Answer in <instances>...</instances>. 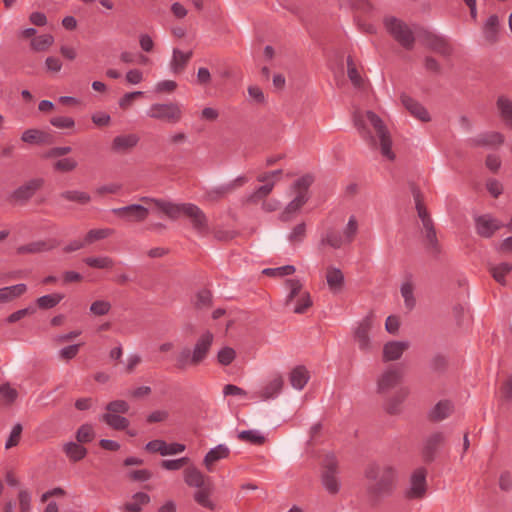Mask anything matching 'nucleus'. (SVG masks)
Returning <instances> with one entry per match:
<instances>
[{"mask_svg":"<svg viewBox=\"0 0 512 512\" xmlns=\"http://www.w3.org/2000/svg\"><path fill=\"white\" fill-rule=\"evenodd\" d=\"M149 118L176 124L181 121L183 112L181 106L175 102L154 103L146 112Z\"/></svg>","mask_w":512,"mask_h":512,"instance_id":"obj_5","label":"nucleus"},{"mask_svg":"<svg viewBox=\"0 0 512 512\" xmlns=\"http://www.w3.org/2000/svg\"><path fill=\"white\" fill-rule=\"evenodd\" d=\"M184 481L189 487H195L201 489L212 484L210 477L205 476L195 466L187 467L184 470Z\"/></svg>","mask_w":512,"mask_h":512,"instance_id":"obj_19","label":"nucleus"},{"mask_svg":"<svg viewBox=\"0 0 512 512\" xmlns=\"http://www.w3.org/2000/svg\"><path fill=\"white\" fill-rule=\"evenodd\" d=\"M236 357V352L231 347L222 348L217 354L218 362L223 366L230 365Z\"/></svg>","mask_w":512,"mask_h":512,"instance_id":"obj_60","label":"nucleus"},{"mask_svg":"<svg viewBox=\"0 0 512 512\" xmlns=\"http://www.w3.org/2000/svg\"><path fill=\"white\" fill-rule=\"evenodd\" d=\"M238 439L253 445H262L266 440L257 430H243L238 433Z\"/></svg>","mask_w":512,"mask_h":512,"instance_id":"obj_47","label":"nucleus"},{"mask_svg":"<svg viewBox=\"0 0 512 512\" xmlns=\"http://www.w3.org/2000/svg\"><path fill=\"white\" fill-rule=\"evenodd\" d=\"M63 452L71 462H78L87 455V449L84 446L72 441L63 445Z\"/></svg>","mask_w":512,"mask_h":512,"instance_id":"obj_32","label":"nucleus"},{"mask_svg":"<svg viewBox=\"0 0 512 512\" xmlns=\"http://www.w3.org/2000/svg\"><path fill=\"white\" fill-rule=\"evenodd\" d=\"M94 437L95 432L90 424L81 425L76 432V439L80 444L90 443Z\"/></svg>","mask_w":512,"mask_h":512,"instance_id":"obj_53","label":"nucleus"},{"mask_svg":"<svg viewBox=\"0 0 512 512\" xmlns=\"http://www.w3.org/2000/svg\"><path fill=\"white\" fill-rule=\"evenodd\" d=\"M445 439L443 432H434L424 440L422 448L424 462L431 463L435 460L438 450L445 443Z\"/></svg>","mask_w":512,"mask_h":512,"instance_id":"obj_13","label":"nucleus"},{"mask_svg":"<svg viewBox=\"0 0 512 512\" xmlns=\"http://www.w3.org/2000/svg\"><path fill=\"white\" fill-rule=\"evenodd\" d=\"M403 369L397 365L388 367L377 380V391L386 393L395 388L403 378Z\"/></svg>","mask_w":512,"mask_h":512,"instance_id":"obj_10","label":"nucleus"},{"mask_svg":"<svg viewBox=\"0 0 512 512\" xmlns=\"http://www.w3.org/2000/svg\"><path fill=\"white\" fill-rule=\"evenodd\" d=\"M77 162L73 158H62L53 164V168L60 172H70L77 167Z\"/></svg>","mask_w":512,"mask_h":512,"instance_id":"obj_64","label":"nucleus"},{"mask_svg":"<svg viewBox=\"0 0 512 512\" xmlns=\"http://www.w3.org/2000/svg\"><path fill=\"white\" fill-rule=\"evenodd\" d=\"M18 397L16 389L12 388L9 383L0 385V403L11 405Z\"/></svg>","mask_w":512,"mask_h":512,"instance_id":"obj_50","label":"nucleus"},{"mask_svg":"<svg viewBox=\"0 0 512 512\" xmlns=\"http://www.w3.org/2000/svg\"><path fill=\"white\" fill-rule=\"evenodd\" d=\"M229 455L230 449L224 444H219L206 453L203 464L208 472H212L214 464L222 459L228 458Z\"/></svg>","mask_w":512,"mask_h":512,"instance_id":"obj_23","label":"nucleus"},{"mask_svg":"<svg viewBox=\"0 0 512 512\" xmlns=\"http://www.w3.org/2000/svg\"><path fill=\"white\" fill-rule=\"evenodd\" d=\"M56 246L57 242L55 240H37L19 246L16 251L18 254H39L43 252H48L55 248Z\"/></svg>","mask_w":512,"mask_h":512,"instance_id":"obj_20","label":"nucleus"},{"mask_svg":"<svg viewBox=\"0 0 512 512\" xmlns=\"http://www.w3.org/2000/svg\"><path fill=\"white\" fill-rule=\"evenodd\" d=\"M212 305V293L207 289L200 290L194 300L196 309L209 308Z\"/></svg>","mask_w":512,"mask_h":512,"instance_id":"obj_55","label":"nucleus"},{"mask_svg":"<svg viewBox=\"0 0 512 512\" xmlns=\"http://www.w3.org/2000/svg\"><path fill=\"white\" fill-rule=\"evenodd\" d=\"M453 411V405L450 401L443 400L438 402L429 412V419L439 422L446 419Z\"/></svg>","mask_w":512,"mask_h":512,"instance_id":"obj_30","label":"nucleus"},{"mask_svg":"<svg viewBox=\"0 0 512 512\" xmlns=\"http://www.w3.org/2000/svg\"><path fill=\"white\" fill-rule=\"evenodd\" d=\"M193 56L192 51L183 52L178 48L172 51V59L170 61V69L174 74H181Z\"/></svg>","mask_w":512,"mask_h":512,"instance_id":"obj_25","label":"nucleus"},{"mask_svg":"<svg viewBox=\"0 0 512 512\" xmlns=\"http://www.w3.org/2000/svg\"><path fill=\"white\" fill-rule=\"evenodd\" d=\"M401 102L409 113L422 122H429L431 120L430 114L427 109L417 100L408 96L407 94L401 95Z\"/></svg>","mask_w":512,"mask_h":512,"instance_id":"obj_16","label":"nucleus"},{"mask_svg":"<svg viewBox=\"0 0 512 512\" xmlns=\"http://www.w3.org/2000/svg\"><path fill=\"white\" fill-rule=\"evenodd\" d=\"M427 471L423 467L417 468L410 476L409 486L404 492L408 500L422 499L427 492Z\"/></svg>","mask_w":512,"mask_h":512,"instance_id":"obj_9","label":"nucleus"},{"mask_svg":"<svg viewBox=\"0 0 512 512\" xmlns=\"http://www.w3.org/2000/svg\"><path fill=\"white\" fill-rule=\"evenodd\" d=\"M411 191H412V195H413V198L415 201V206H416V210L418 213V217L421 219V221H423L426 218H431L425 205L423 204L422 194H421L420 190L417 187L412 186Z\"/></svg>","mask_w":512,"mask_h":512,"instance_id":"obj_54","label":"nucleus"},{"mask_svg":"<svg viewBox=\"0 0 512 512\" xmlns=\"http://www.w3.org/2000/svg\"><path fill=\"white\" fill-rule=\"evenodd\" d=\"M338 462L333 454H327L323 460V470L321 474V482L325 490L336 495L341 488V482L338 475Z\"/></svg>","mask_w":512,"mask_h":512,"instance_id":"obj_7","label":"nucleus"},{"mask_svg":"<svg viewBox=\"0 0 512 512\" xmlns=\"http://www.w3.org/2000/svg\"><path fill=\"white\" fill-rule=\"evenodd\" d=\"M410 347L408 341H389L383 346V361L390 362L400 359L403 353Z\"/></svg>","mask_w":512,"mask_h":512,"instance_id":"obj_18","label":"nucleus"},{"mask_svg":"<svg viewBox=\"0 0 512 512\" xmlns=\"http://www.w3.org/2000/svg\"><path fill=\"white\" fill-rule=\"evenodd\" d=\"M214 341V335L210 331L203 332L200 337L197 339L192 352L193 358L195 361H198L199 364L202 363L208 356L212 344Z\"/></svg>","mask_w":512,"mask_h":512,"instance_id":"obj_15","label":"nucleus"},{"mask_svg":"<svg viewBox=\"0 0 512 512\" xmlns=\"http://www.w3.org/2000/svg\"><path fill=\"white\" fill-rule=\"evenodd\" d=\"M327 284L331 291L339 292L344 284V275L338 268H329L326 274Z\"/></svg>","mask_w":512,"mask_h":512,"instance_id":"obj_36","label":"nucleus"},{"mask_svg":"<svg viewBox=\"0 0 512 512\" xmlns=\"http://www.w3.org/2000/svg\"><path fill=\"white\" fill-rule=\"evenodd\" d=\"M111 303L106 300H96L90 305V313L95 316L107 315L111 310Z\"/></svg>","mask_w":512,"mask_h":512,"instance_id":"obj_57","label":"nucleus"},{"mask_svg":"<svg viewBox=\"0 0 512 512\" xmlns=\"http://www.w3.org/2000/svg\"><path fill=\"white\" fill-rule=\"evenodd\" d=\"M504 142V136L499 132H486L479 134L468 140L471 147H493L501 145Z\"/></svg>","mask_w":512,"mask_h":512,"instance_id":"obj_17","label":"nucleus"},{"mask_svg":"<svg viewBox=\"0 0 512 512\" xmlns=\"http://www.w3.org/2000/svg\"><path fill=\"white\" fill-rule=\"evenodd\" d=\"M374 315L370 312L361 321L357 323V326L353 332L354 341L357 343L358 348L365 353L372 350V341L370 338V331L373 327Z\"/></svg>","mask_w":512,"mask_h":512,"instance_id":"obj_8","label":"nucleus"},{"mask_svg":"<svg viewBox=\"0 0 512 512\" xmlns=\"http://www.w3.org/2000/svg\"><path fill=\"white\" fill-rule=\"evenodd\" d=\"M309 197H305L304 195H296L293 200H291L283 212L279 215V219L282 222H290L293 220L295 214H297L300 209L307 203Z\"/></svg>","mask_w":512,"mask_h":512,"instance_id":"obj_26","label":"nucleus"},{"mask_svg":"<svg viewBox=\"0 0 512 512\" xmlns=\"http://www.w3.org/2000/svg\"><path fill=\"white\" fill-rule=\"evenodd\" d=\"M46 138L47 134L39 129H27L21 135V140L28 144H42Z\"/></svg>","mask_w":512,"mask_h":512,"instance_id":"obj_44","label":"nucleus"},{"mask_svg":"<svg viewBox=\"0 0 512 512\" xmlns=\"http://www.w3.org/2000/svg\"><path fill=\"white\" fill-rule=\"evenodd\" d=\"M347 75L354 87L361 88L363 86V79L354 64L352 56L347 57Z\"/></svg>","mask_w":512,"mask_h":512,"instance_id":"obj_49","label":"nucleus"},{"mask_svg":"<svg viewBox=\"0 0 512 512\" xmlns=\"http://www.w3.org/2000/svg\"><path fill=\"white\" fill-rule=\"evenodd\" d=\"M101 420L115 430H124L129 426V420L118 414L105 413Z\"/></svg>","mask_w":512,"mask_h":512,"instance_id":"obj_39","label":"nucleus"},{"mask_svg":"<svg viewBox=\"0 0 512 512\" xmlns=\"http://www.w3.org/2000/svg\"><path fill=\"white\" fill-rule=\"evenodd\" d=\"M401 296L404 299V305L408 311L414 309L416 305V299L414 297V285L411 281L402 283L400 288Z\"/></svg>","mask_w":512,"mask_h":512,"instance_id":"obj_40","label":"nucleus"},{"mask_svg":"<svg viewBox=\"0 0 512 512\" xmlns=\"http://www.w3.org/2000/svg\"><path fill=\"white\" fill-rule=\"evenodd\" d=\"M314 182V176L312 174H305L297 179L291 186L292 190L296 192V195H304L309 197L308 189Z\"/></svg>","mask_w":512,"mask_h":512,"instance_id":"obj_41","label":"nucleus"},{"mask_svg":"<svg viewBox=\"0 0 512 512\" xmlns=\"http://www.w3.org/2000/svg\"><path fill=\"white\" fill-rule=\"evenodd\" d=\"M512 270V264L508 262H502L498 265H490L489 272L492 274L495 281H497L501 285L506 284V275L509 274Z\"/></svg>","mask_w":512,"mask_h":512,"instance_id":"obj_38","label":"nucleus"},{"mask_svg":"<svg viewBox=\"0 0 512 512\" xmlns=\"http://www.w3.org/2000/svg\"><path fill=\"white\" fill-rule=\"evenodd\" d=\"M286 286L289 288V293L285 300V305L290 306L296 296L301 295L302 283L298 279L286 280Z\"/></svg>","mask_w":512,"mask_h":512,"instance_id":"obj_52","label":"nucleus"},{"mask_svg":"<svg viewBox=\"0 0 512 512\" xmlns=\"http://www.w3.org/2000/svg\"><path fill=\"white\" fill-rule=\"evenodd\" d=\"M175 366L179 370H185L189 366L199 365L198 361L193 358V352L189 347H184L177 354Z\"/></svg>","mask_w":512,"mask_h":512,"instance_id":"obj_35","label":"nucleus"},{"mask_svg":"<svg viewBox=\"0 0 512 512\" xmlns=\"http://www.w3.org/2000/svg\"><path fill=\"white\" fill-rule=\"evenodd\" d=\"M500 31V21L497 15H490L485 21L482 33L485 41L488 44H494L498 40Z\"/></svg>","mask_w":512,"mask_h":512,"instance_id":"obj_24","label":"nucleus"},{"mask_svg":"<svg viewBox=\"0 0 512 512\" xmlns=\"http://www.w3.org/2000/svg\"><path fill=\"white\" fill-rule=\"evenodd\" d=\"M284 381L281 376H276L272 379L261 391V398L263 400H268L276 397L282 390Z\"/></svg>","mask_w":512,"mask_h":512,"instance_id":"obj_37","label":"nucleus"},{"mask_svg":"<svg viewBox=\"0 0 512 512\" xmlns=\"http://www.w3.org/2000/svg\"><path fill=\"white\" fill-rule=\"evenodd\" d=\"M366 493L370 501L376 503L390 496L396 486L397 473L394 467L385 463L373 462L364 471Z\"/></svg>","mask_w":512,"mask_h":512,"instance_id":"obj_1","label":"nucleus"},{"mask_svg":"<svg viewBox=\"0 0 512 512\" xmlns=\"http://www.w3.org/2000/svg\"><path fill=\"white\" fill-rule=\"evenodd\" d=\"M312 306V300L308 292H303L295 305L293 312L296 314H303L308 308Z\"/></svg>","mask_w":512,"mask_h":512,"instance_id":"obj_62","label":"nucleus"},{"mask_svg":"<svg viewBox=\"0 0 512 512\" xmlns=\"http://www.w3.org/2000/svg\"><path fill=\"white\" fill-rule=\"evenodd\" d=\"M60 198L70 201L76 202L81 205H85L90 202L91 197L87 192L79 191V190H67L60 193Z\"/></svg>","mask_w":512,"mask_h":512,"instance_id":"obj_42","label":"nucleus"},{"mask_svg":"<svg viewBox=\"0 0 512 512\" xmlns=\"http://www.w3.org/2000/svg\"><path fill=\"white\" fill-rule=\"evenodd\" d=\"M145 204L147 206H143L141 204H130L119 208H113L111 212L127 222H143L147 219L150 212H161L153 203Z\"/></svg>","mask_w":512,"mask_h":512,"instance_id":"obj_6","label":"nucleus"},{"mask_svg":"<svg viewBox=\"0 0 512 512\" xmlns=\"http://www.w3.org/2000/svg\"><path fill=\"white\" fill-rule=\"evenodd\" d=\"M296 271L293 265H285L277 268H266L263 270V274L275 277V276H286L291 275Z\"/></svg>","mask_w":512,"mask_h":512,"instance_id":"obj_59","label":"nucleus"},{"mask_svg":"<svg viewBox=\"0 0 512 512\" xmlns=\"http://www.w3.org/2000/svg\"><path fill=\"white\" fill-rule=\"evenodd\" d=\"M83 261L89 267L97 269H110L114 266L113 259L108 256L87 257Z\"/></svg>","mask_w":512,"mask_h":512,"instance_id":"obj_46","label":"nucleus"},{"mask_svg":"<svg viewBox=\"0 0 512 512\" xmlns=\"http://www.w3.org/2000/svg\"><path fill=\"white\" fill-rule=\"evenodd\" d=\"M246 182L247 178L245 176H239L229 183L206 190L204 199L209 202H217L232 193L235 189L243 186Z\"/></svg>","mask_w":512,"mask_h":512,"instance_id":"obj_12","label":"nucleus"},{"mask_svg":"<svg viewBox=\"0 0 512 512\" xmlns=\"http://www.w3.org/2000/svg\"><path fill=\"white\" fill-rule=\"evenodd\" d=\"M49 122L58 129H72L75 126L74 119L67 116H55L52 117Z\"/></svg>","mask_w":512,"mask_h":512,"instance_id":"obj_58","label":"nucleus"},{"mask_svg":"<svg viewBox=\"0 0 512 512\" xmlns=\"http://www.w3.org/2000/svg\"><path fill=\"white\" fill-rule=\"evenodd\" d=\"M496 107L504 123L512 129V100L505 95L498 96Z\"/></svg>","mask_w":512,"mask_h":512,"instance_id":"obj_27","label":"nucleus"},{"mask_svg":"<svg viewBox=\"0 0 512 512\" xmlns=\"http://www.w3.org/2000/svg\"><path fill=\"white\" fill-rule=\"evenodd\" d=\"M140 201L143 203H153L157 209L172 220L178 219L180 215L183 214L191 220L193 228L199 234L208 233V219L205 213L195 204H175L170 201L151 197H141Z\"/></svg>","mask_w":512,"mask_h":512,"instance_id":"obj_3","label":"nucleus"},{"mask_svg":"<svg viewBox=\"0 0 512 512\" xmlns=\"http://www.w3.org/2000/svg\"><path fill=\"white\" fill-rule=\"evenodd\" d=\"M43 185V178L39 177L30 179L15 189L11 194V198L17 202H27L43 187Z\"/></svg>","mask_w":512,"mask_h":512,"instance_id":"obj_14","label":"nucleus"},{"mask_svg":"<svg viewBox=\"0 0 512 512\" xmlns=\"http://www.w3.org/2000/svg\"><path fill=\"white\" fill-rule=\"evenodd\" d=\"M425 239L428 251L434 256L439 255L441 253V246L438 242L436 231L425 232Z\"/></svg>","mask_w":512,"mask_h":512,"instance_id":"obj_56","label":"nucleus"},{"mask_svg":"<svg viewBox=\"0 0 512 512\" xmlns=\"http://www.w3.org/2000/svg\"><path fill=\"white\" fill-rule=\"evenodd\" d=\"M388 34L405 50H412L416 38L412 27L394 16H386L383 20Z\"/></svg>","mask_w":512,"mask_h":512,"instance_id":"obj_4","label":"nucleus"},{"mask_svg":"<svg viewBox=\"0 0 512 512\" xmlns=\"http://www.w3.org/2000/svg\"><path fill=\"white\" fill-rule=\"evenodd\" d=\"M213 490V483L206 487L198 489L193 495L195 502L200 506L207 508L211 511L215 510L216 504L210 498L213 493Z\"/></svg>","mask_w":512,"mask_h":512,"instance_id":"obj_28","label":"nucleus"},{"mask_svg":"<svg viewBox=\"0 0 512 512\" xmlns=\"http://www.w3.org/2000/svg\"><path fill=\"white\" fill-rule=\"evenodd\" d=\"M476 233L483 238H491L504 224L490 214H483L474 218Z\"/></svg>","mask_w":512,"mask_h":512,"instance_id":"obj_11","label":"nucleus"},{"mask_svg":"<svg viewBox=\"0 0 512 512\" xmlns=\"http://www.w3.org/2000/svg\"><path fill=\"white\" fill-rule=\"evenodd\" d=\"M425 45L443 56H449L453 51L452 46L444 37L432 33L426 34Z\"/></svg>","mask_w":512,"mask_h":512,"instance_id":"obj_21","label":"nucleus"},{"mask_svg":"<svg viewBox=\"0 0 512 512\" xmlns=\"http://www.w3.org/2000/svg\"><path fill=\"white\" fill-rule=\"evenodd\" d=\"M54 43V37L51 34H42L31 40V49L35 52L47 51Z\"/></svg>","mask_w":512,"mask_h":512,"instance_id":"obj_43","label":"nucleus"},{"mask_svg":"<svg viewBox=\"0 0 512 512\" xmlns=\"http://www.w3.org/2000/svg\"><path fill=\"white\" fill-rule=\"evenodd\" d=\"M139 140V136L133 133L119 135L113 139L111 149L116 153H126L132 150L138 144Z\"/></svg>","mask_w":512,"mask_h":512,"instance_id":"obj_22","label":"nucleus"},{"mask_svg":"<svg viewBox=\"0 0 512 512\" xmlns=\"http://www.w3.org/2000/svg\"><path fill=\"white\" fill-rule=\"evenodd\" d=\"M27 291L26 284L20 283L12 286H6L0 289V303H7L20 297Z\"/></svg>","mask_w":512,"mask_h":512,"instance_id":"obj_34","label":"nucleus"},{"mask_svg":"<svg viewBox=\"0 0 512 512\" xmlns=\"http://www.w3.org/2000/svg\"><path fill=\"white\" fill-rule=\"evenodd\" d=\"M409 391L405 387L399 388L395 394L386 402L385 409L389 414H398L400 412L401 404L405 401Z\"/></svg>","mask_w":512,"mask_h":512,"instance_id":"obj_29","label":"nucleus"},{"mask_svg":"<svg viewBox=\"0 0 512 512\" xmlns=\"http://www.w3.org/2000/svg\"><path fill=\"white\" fill-rule=\"evenodd\" d=\"M365 119L374 128L379 138V147L382 156L393 161L395 159V154L392 151V140L383 120L373 111H366L365 116L360 112H356L354 114L353 120L355 127L359 131L361 137L372 149H376L378 145L376 138L367 129Z\"/></svg>","mask_w":512,"mask_h":512,"instance_id":"obj_2","label":"nucleus"},{"mask_svg":"<svg viewBox=\"0 0 512 512\" xmlns=\"http://www.w3.org/2000/svg\"><path fill=\"white\" fill-rule=\"evenodd\" d=\"M345 243L346 241L344 237L339 232L333 230L327 231L321 239L322 245L327 244L335 249L340 248Z\"/></svg>","mask_w":512,"mask_h":512,"instance_id":"obj_48","label":"nucleus"},{"mask_svg":"<svg viewBox=\"0 0 512 512\" xmlns=\"http://www.w3.org/2000/svg\"><path fill=\"white\" fill-rule=\"evenodd\" d=\"M306 236V225L304 222L297 224L288 236L291 243H300Z\"/></svg>","mask_w":512,"mask_h":512,"instance_id":"obj_63","label":"nucleus"},{"mask_svg":"<svg viewBox=\"0 0 512 512\" xmlns=\"http://www.w3.org/2000/svg\"><path fill=\"white\" fill-rule=\"evenodd\" d=\"M150 502V496L144 492H137L132 496L131 501L126 502L122 510L124 512H141L142 507Z\"/></svg>","mask_w":512,"mask_h":512,"instance_id":"obj_31","label":"nucleus"},{"mask_svg":"<svg viewBox=\"0 0 512 512\" xmlns=\"http://www.w3.org/2000/svg\"><path fill=\"white\" fill-rule=\"evenodd\" d=\"M64 298V294L61 293H52L48 295H44L39 297L36 300V304L38 308L46 310L51 309L57 306L60 301Z\"/></svg>","mask_w":512,"mask_h":512,"instance_id":"obj_45","label":"nucleus"},{"mask_svg":"<svg viewBox=\"0 0 512 512\" xmlns=\"http://www.w3.org/2000/svg\"><path fill=\"white\" fill-rule=\"evenodd\" d=\"M289 380L293 388L302 390L309 380V372L304 366H297L290 372Z\"/></svg>","mask_w":512,"mask_h":512,"instance_id":"obj_33","label":"nucleus"},{"mask_svg":"<svg viewBox=\"0 0 512 512\" xmlns=\"http://www.w3.org/2000/svg\"><path fill=\"white\" fill-rule=\"evenodd\" d=\"M107 413L125 414L129 411V404L124 400H114L107 404Z\"/></svg>","mask_w":512,"mask_h":512,"instance_id":"obj_61","label":"nucleus"},{"mask_svg":"<svg viewBox=\"0 0 512 512\" xmlns=\"http://www.w3.org/2000/svg\"><path fill=\"white\" fill-rule=\"evenodd\" d=\"M275 182H268L265 185L258 187L249 197L248 202L257 203L267 197L273 190Z\"/></svg>","mask_w":512,"mask_h":512,"instance_id":"obj_51","label":"nucleus"}]
</instances>
